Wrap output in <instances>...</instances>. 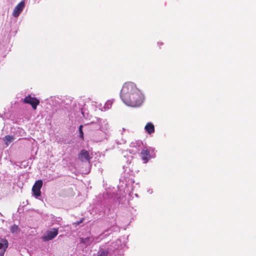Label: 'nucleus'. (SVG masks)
Returning a JSON list of instances; mask_svg holds the SVG:
<instances>
[{"mask_svg": "<svg viewBox=\"0 0 256 256\" xmlns=\"http://www.w3.org/2000/svg\"><path fill=\"white\" fill-rule=\"evenodd\" d=\"M135 195H136V196H138V194H135Z\"/></svg>", "mask_w": 256, "mask_h": 256, "instance_id": "nucleus-25", "label": "nucleus"}, {"mask_svg": "<svg viewBox=\"0 0 256 256\" xmlns=\"http://www.w3.org/2000/svg\"><path fill=\"white\" fill-rule=\"evenodd\" d=\"M108 252L104 250L101 249L98 252V256H107Z\"/></svg>", "mask_w": 256, "mask_h": 256, "instance_id": "nucleus-15", "label": "nucleus"}, {"mask_svg": "<svg viewBox=\"0 0 256 256\" xmlns=\"http://www.w3.org/2000/svg\"><path fill=\"white\" fill-rule=\"evenodd\" d=\"M58 234V230L56 228H52L50 230L48 231L46 234L42 236V240L46 242L52 240Z\"/></svg>", "mask_w": 256, "mask_h": 256, "instance_id": "nucleus-7", "label": "nucleus"}, {"mask_svg": "<svg viewBox=\"0 0 256 256\" xmlns=\"http://www.w3.org/2000/svg\"><path fill=\"white\" fill-rule=\"evenodd\" d=\"M154 126L152 122H148L144 126L145 131L149 134L154 132Z\"/></svg>", "mask_w": 256, "mask_h": 256, "instance_id": "nucleus-12", "label": "nucleus"}, {"mask_svg": "<svg viewBox=\"0 0 256 256\" xmlns=\"http://www.w3.org/2000/svg\"><path fill=\"white\" fill-rule=\"evenodd\" d=\"M18 230V226L14 224V225L12 226L11 228H10V231L12 233H14L17 232Z\"/></svg>", "mask_w": 256, "mask_h": 256, "instance_id": "nucleus-18", "label": "nucleus"}, {"mask_svg": "<svg viewBox=\"0 0 256 256\" xmlns=\"http://www.w3.org/2000/svg\"><path fill=\"white\" fill-rule=\"evenodd\" d=\"M42 186V180H38L36 182L32 188V192L36 198L41 195L40 189Z\"/></svg>", "mask_w": 256, "mask_h": 256, "instance_id": "nucleus-5", "label": "nucleus"}, {"mask_svg": "<svg viewBox=\"0 0 256 256\" xmlns=\"http://www.w3.org/2000/svg\"><path fill=\"white\" fill-rule=\"evenodd\" d=\"M108 231H105L96 237H86V238H80V243L84 244L85 246H86L93 242H98L108 235V234L106 233Z\"/></svg>", "mask_w": 256, "mask_h": 256, "instance_id": "nucleus-3", "label": "nucleus"}, {"mask_svg": "<svg viewBox=\"0 0 256 256\" xmlns=\"http://www.w3.org/2000/svg\"><path fill=\"white\" fill-rule=\"evenodd\" d=\"M130 182L132 184L134 183V180H130Z\"/></svg>", "mask_w": 256, "mask_h": 256, "instance_id": "nucleus-24", "label": "nucleus"}, {"mask_svg": "<svg viewBox=\"0 0 256 256\" xmlns=\"http://www.w3.org/2000/svg\"><path fill=\"white\" fill-rule=\"evenodd\" d=\"M84 218H82L79 221H77L75 222H74L73 224L74 225L76 226H78L80 224H81L83 220H84Z\"/></svg>", "mask_w": 256, "mask_h": 256, "instance_id": "nucleus-20", "label": "nucleus"}, {"mask_svg": "<svg viewBox=\"0 0 256 256\" xmlns=\"http://www.w3.org/2000/svg\"><path fill=\"white\" fill-rule=\"evenodd\" d=\"M101 131H98L95 132L92 138V141L96 142H101L104 140H107L110 136V133H108V136L106 137L102 134Z\"/></svg>", "mask_w": 256, "mask_h": 256, "instance_id": "nucleus-8", "label": "nucleus"}, {"mask_svg": "<svg viewBox=\"0 0 256 256\" xmlns=\"http://www.w3.org/2000/svg\"><path fill=\"white\" fill-rule=\"evenodd\" d=\"M8 245V242L6 238H2L0 240V256H4Z\"/></svg>", "mask_w": 256, "mask_h": 256, "instance_id": "nucleus-10", "label": "nucleus"}, {"mask_svg": "<svg viewBox=\"0 0 256 256\" xmlns=\"http://www.w3.org/2000/svg\"><path fill=\"white\" fill-rule=\"evenodd\" d=\"M24 102L30 104L34 110H36L37 106L40 104V100L34 97L30 96H26L24 100Z\"/></svg>", "mask_w": 256, "mask_h": 256, "instance_id": "nucleus-6", "label": "nucleus"}, {"mask_svg": "<svg viewBox=\"0 0 256 256\" xmlns=\"http://www.w3.org/2000/svg\"><path fill=\"white\" fill-rule=\"evenodd\" d=\"M120 98L126 105L134 108L141 106L144 100L142 92L134 83L130 82L124 84L120 92Z\"/></svg>", "mask_w": 256, "mask_h": 256, "instance_id": "nucleus-1", "label": "nucleus"}, {"mask_svg": "<svg viewBox=\"0 0 256 256\" xmlns=\"http://www.w3.org/2000/svg\"><path fill=\"white\" fill-rule=\"evenodd\" d=\"M142 158L144 163H146L152 158L155 157L154 148L152 147H144L141 152Z\"/></svg>", "mask_w": 256, "mask_h": 256, "instance_id": "nucleus-4", "label": "nucleus"}, {"mask_svg": "<svg viewBox=\"0 0 256 256\" xmlns=\"http://www.w3.org/2000/svg\"><path fill=\"white\" fill-rule=\"evenodd\" d=\"M116 142L118 144H124L126 142V140H124L123 138H122L120 140H116Z\"/></svg>", "mask_w": 256, "mask_h": 256, "instance_id": "nucleus-19", "label": "nucleus"}, {"mask_svg": "<svg viewBox=\"0 0 256 256\" xmlns=\"http://www.w3.org/2000/svg\"><path fill=\"white\" fill-rule=\"evenodd\" d=\"M78 130H79V132H80V138L83 139L84 138V132L82 131V125H80L79 126Z\"/></svg>", "mask_w": 256, "mask_h": 256, "instance_id": "nucleus-17", "label": "nucleus"}, {"mask_svg": "<svg viewBox=\"0 0 256 256\" xmlns=\"http://www.w3.org/2000/svg\"><path fill=\"white\" fill-rule=\"evenodd\" d=\"M112 102L110 100L106 102L104 104V108L105 110L110 109L112 107Z\"/></svg>", "mask_w": 256, "mask_h": 256, "instance_id": "nucleus-16", "label": "nucleus"}, {"mask_svg": "<svg viewBox=\"0 0 256 256\" xmlns=\"http://www.w3.org/2000/svg\"><path fill=\"white\" fill-rule=\"evenodd\" d=\"M78 158L82 162L89 161L91 158L89 155V152L86 150H82L78 154Z\"/></svg>", "mask_w": 256, "mask_h": 256, "instance_id": "nucleus-11", "label": "nucleus"}, {"mask_svg": "<svg viewBox=\"0 0 256 256\" xmlns=\"http://www.w3.org/2000/svg\"><path fill=\"white\" fill-rule=\"evenodd\" d=\"M3 139L5 144L8 146L14 140V138L13 136L8 135L6 136Z\"/></svg>", "mask_w": 256, "mask_h": 256, "instance_id": "nucleus-14", "label": "nucleus"}, {"mask_svg": "<svg viewBox=\"0 0 256 256\" xmlns=\"http://www.w3.org/2000/svg\"><path fill=\"white\" fill-rule=\"evenodd\" d=\"M92 127L101 131L100 133L104 136L105 138L108 136L109 132V125L106 120L97 118L96 122L91 123Z\"/></svg>", "mask_w": 256, "mask_h": 256, "instance_id": "nucleus-2", "label": "nucleus"}, {"mask_svg": "<svg viewBox=\"0 0 256 256\" xmlns=\"http://www.w3.org/2000/svg\"><path fill=\"white\" fill-rule=\"evenodd\" d=\"M147 192L149 194H152V192H153V191H152V189H150V188H149L147 190Z\"/></svg>", "mask_w": 256, "mask_h": 256, "instance_id": "nucleus-21", "label": "nucleus"}, {"mask_svg": "<svg viewBox=\"0 0 256 256\" xmlns=\"http://www.w3.org/2000/svg\"><path fill=\"white\" fill-rule=\"evenodd\" d=\"M24 2L22 0L16 6L12 12V16L14 18H18L20 16L24 7Z\"/></svg>", "mask_w": 256, "mask_h": 256, "instance_id": "nucleus-9", "label": "nucleus"}, {"mask_svg": "<svg viewBox=\"0 0 256 256\" xmlns=\"http://www.w3.org/2000/svg\"><path fill=\"white\" fill-rule=\"evenodd\" d=\"M158 44L160 46V45H162L163 44L162 42H158Z\"/></svg>", "mask_w": 256, "mask_h": 256, "instance_id": "nucleus-22", "label": "nucleus"}, {"mask_svg": "<svg viewBox=\"0 0 256 256\" xmlns=\"http://www.w3.org/2000/svg\"><path fill=\"white\" fill-rule=\"evenodd\" d=\"M120 246H122L121 240L120 239H118L110 244V249L111 250L114 251L119 248Z\"/></svg>", "mask_w": 256, "mask_h": 256, "instance_id": "nucleus-13", "label": "nucleus"}, {"mask_svg": "<svg viewBox=\"0 0 256 256\" xmlns=\"http://www.w3.org/2000/svg\"><path fill=\"white\" fill-rule=\"evenodd\" d=\"M125 130H125V128H122V134L124 132V131H125Z\"/></svg>", "mask_w": 256, "mask_h": 256, "instance_id": "nucleus-23", "label": "nucleus"}]
</instances>
